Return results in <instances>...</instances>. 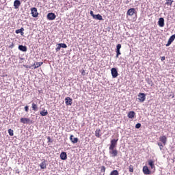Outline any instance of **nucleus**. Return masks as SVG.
<instances>
[{"instance_id":"nucleus-30","label":"nucleus","mask_w":175,"mask_h":175,"mask_svg":"<svg viewBox=\"0 0 175 175\" xmlns=\"http://www.w3.org/2000/svg\"><path fill=\"white\" fill-rule=\"evenodd\" d=\"M167 2L165 3V5H172L173 3V1L172 0H166Z\"/></svg>"},{"instance_id":"nucleus-32","label":"nucleus","mask_w":175,"mask_h":175,"mask_svg":"<svg viewBox=\"0 0 175 175\" xmlns=\"http://www.w3.org/2000/svg\"><path fill=\"white\" fill-rule=\"evenodd\" d=\"M119 55H121V52H120L118 50H116V58H118Z\"/></svg>"},{"instance_id":"nucleus-13","label":"nucleus","mask_w":175,"mask_h":175,"mask_svg":"<svg viewBox=\"0 0 175 175\" xmlns=\"http://www.w3.org/2000/svg\"><path fill=\"white\" fill-rule=\"evenodd\" d=\"M21 5V2L20 1V0L14 1V9H18V8H20Z\"/></svg>"},{"instance_id":"nucleus-10","label":"nucleus","mask_w":175,"mask_h":175,"mask_svg":"<svg viewBox=\"0 0 175 175\" xmlns=\"http://www.w3.org/2000/svg\"><path fill=\"white\" fill-rule=\"evenodd\" d=\"M135 12H136V10L135 8H130L129 10H128L126 15L132 16H133V14H135Z\"/></svg>"},{"instance_id":"nucleus-31","label":"nucleus","mask_w":175,"mask_h":175,"mask_svg":"<svg viewBox=\"0 0 175 175\" xmlns=\"http://www.w3.org/2000/svg\"><path fill=\"white\" fill-rule=\"evenodd\" d=\"M100 172H101L102 173H105V172H106V167L102 166V167H101Z\"/></svg>"},{"instance_id":"nucleus-1","label":"nucleus","mask_w":175,"mask_h":175,"mask_svg":"<svg viewBox=\"0 0 175 175\" xmlns=\"http://www.w3.org/2000/svg\"><path fill=\"white\" fill-rule=\"evenodd\" d=\"M118 142V139H113L111 140V144L109 146V154L113 158H116L117 155H118V150L116 148L117 147V143Z\"/></svg>"},{"instance_id":"nucleus-26","label":"nucleus","mask_w":175,"mask_h":175,"mask_svg":"<svg viewBox=\"0 0 175 175\" xmlns=\"http://www.w3.org/2000/svg\"><path fill=\"white\" fill-rule=\"evenodd\" d=\"M8 133H9L10 136H14V131L11 129H8Z\"/></svg>"},{"instance_id":"nucleus-5","label":"nucleus","mask_w":175,"mask_h":175,"mask_svg":"<svg viewBox=\"0 0 175 175\" xmlns=\"http://www.w3.org/2000/svg\"><path fill=\"white\" fill-rule=\"evenodd\" d=\"M65 103L66 106H72L73 104V100L70 97H66L65 98Z\"/></svg>"},{"instance_id":"nucleus-21","label":"nucleus","mask_w":175,"mask_h":175,"mask_svg":"<svg viewBox=\"0 0 175 175\" xmlns=\"http://www.w3.org/2000/svg\"><path fill=\"white\" fill-rule=\"evenodd\" d=\"M40 114L42 116V117H45V116H47L49 114V111H47L46 109H44L42 111H40Z\"/></svg>"},{"instance_id":"nucleus-23","label":"nucleus","mask_w":175,"mask_h":175,"mask_svg":"<svg viewBox=\"0 0 175 175\" xmlns=\"http://www.w3.org/2000/svg\"><path fill=\"white\" fill-rule=\"evenodd\" d=\"M100 129H96L95 131V136L96 137H100L102 136V134L100 133Z\"/></svg>"},{"instance_id":"nucleus-28","label":"nucleus","mask_w":175,"mask_h":175,"mask_svg":"<svg viewBox=\"0 0 175 175\" xmlns=\"http://www.w3.org/2000/svg\"><path fill=\"white\" fill-rule=\"evenodd\" d=\"M129 170L130 173H133V165H130L129 167Z\"/></svg>"},{"instance_id":"nucleus-41","label":"nucleus","mask_w":175,"mask_h":175,"mask_svg":"<svg viewBox=\"0 0 175 175\" xmlns=\"http://www.w3.org/2000/svg\"><path fill=\"white\" fill-rule=\"evenodd\" d=\"M13 47H14V44H12L10 46V49H13Z\"/></svg>"},{"instance_id":"nucleus-42","label":"nucleus","mask_w":175,"mask_h":175,"mask_svg":"<svg viewBox=\"0 0 175 175\" xmlns=\"http://www.w3.org/2000/svg\"><path fill=\"white\" fill-rule=\"evenodd\" d=\"M48 140H49V142H50V140H51L50 137H48Z\"/></svg>"},{"instance_id":"nucleus-17","label":"nucleus","mask_w":175,"mask_h":175,"mask_svg":"<svg viewBox=\"0 0 175 175\" xmlns=\"http://www.w3.org/2000/svg\"><path fill=\"white\" fill-rule=\"evenodd\" d=\"M43 65V62H36L33 64L34 69H38V68H40Z\"/></svg>"},{"instance_id":"nucleus-35","label":"nucleus","mask_w":175,"mask_h":175,"mask_svg":"<svg viewBox=\"0 0 175 175\" xmlns=\"http://www.w3.org/2000/svg\"><path fill=\"white\" fill-rule=\"evenodd\" d=\"M61 50V45L60 44H57V47L56 48V51H59Z\"/></svg>"},{"instance_id":"nucleus-34","label":"nucleus","mask_w":175,"mask_h":175,"mask_svg":"<svg viewBox=\"0 0 175 175\" xmlns=\"http://www.w3.org/2000/svg\"><path fill=\"white\" fill-rule=\"evenodd\" d=\"M157 144L159 146L160 150H162V148H163V145H162V143L159 142Z\"/></svg>"},{"instance_id":"nucleus-4","label":"nucleus","mask_w":175,"mask_h":175,"mask_svg":"<svg viewBox=\"0 0 175 175\" xmlns=\"http://www.w3.org/2000/svg\"><path fill=\"white\" fill-rule=\"evenodd\" d=\"M31 10L32 17H38L39 16V13L38 12V9L36 8H32Z\"/></svg>"},{"instance_id":"nucleus-20","label":"nucleus","mask_w":175,"mask_h":175,"mask_svg":"<svg viewBox=\"0 0 175 175\" xmlns=\"http://www.w3.org/2000/svg\"><path fill=\"white\" fill-rule=\"evenodd\" d=\"M40 167L41 169H46L47 164L46 163V161H44L40 164Z\"/></svg>"},{"instance_id":"nucleus-38","label":"nucleus","mask_w":175,"mask_h":175,"mask_svg":"<svg viewBox=\"0 0 175 175\" xmlns=\"http://www.w3.org/2000/svg\"><path fill=\"white\" fill-rule=\"evenodd\" d=\"M90 15L92 16V17H95V14H94V11H90Z\"/></svg>"},{"instance_id":"nucleus-2","label":"nucleus","mask_w":175,"mask_h":175,"mask_svg":"<svg viewBox=\"0 0 175 175\" xmlns=\"http://www.w3.org/2000/svg\"><path fill=\"white\" fill-rule=\"evenodd\" d=\"M138 100L141 103H143V102H144V100H146V94L139 93V94H138Z\"/></svg>"},{"instance_id":"nucleus-9","label":"nucleus","mask_w":175,"mask_h":175,"mask_svg":"<svg viewBox=\"0 0 175 175\" xmlns=\"http://www.w3.org/2000/svg\"><path fill=\"white\" fill-rule=\"evenodd\" d=\"M55 17H57V16H55V14L53 12L49 13L47 14L48 20H51V21L55 20Z\"/></svg>"},{"instance_id":"nucleus-39","label":"nucleus","mask_w":175,"mask_h":175,"mask_svg":"<svg viewBox=\"0 0 175 175\" xmlns=\"http://www.w3.org/2000/svg\"><path fill=\"white\" fill-rule=\"evenodd\" d=\"M81 75H82L83 76H85V70H82Z\"/></svg>"},{"instance_id":"nucleus-15","label":"nucleus","mask_w":175,"mask_h":175,"mask_svg":"<svg viewBox=\"0 0 175 175\" xmlns=\"http://www.w3.org/2000/svg\"><path fill=\"white\" fill-rule=\"evenodd\" d=\"M143 173L145 174H151V171L150 170V169H148V166H144L143 167Z\"/></svg>"},{"instance_id":"nucleus-7","label":"nucleus","mask_w":175,"mask_h":175,"mask_svg":"<svg viewBox=\"0 0 175 175\" xmlns=\"http://www.w3.org/2000/svg\"><path fill=\"white\" fill-rule=\"evenodd\" d=\"M174 39H175V34L172 35L168 40L167 43L166 44V47H169V46H170V44H172V43H173V42H174Z\"/></svg>"},{"instance_id":"nucleus-24","label":"nucleus","mask_w":175,"mask_h":175,"mask_svg":"<svg viewBox=\"0 0 175 175\" xmlns=\"http://www.w3.org/2000/svg\"><path fill=\"white\" fill-rule=\"evenodd\" d=\"M31 107L33 111H38V105H36L35 103H32Z\"/></svg>"},{"instance_id":"nucleus-33","label":"nucleus","mask_w":175,"mask_h":175,"mask_svg":"<svg viewBox=\"0 0 175 175\" xmlns=\"http://www.w3.org/2000/svg\"><path fill=\"white\" fill-rule=\"evenodd\" d=\"M121 49V44H118L116 46V50L120 51Z\"/></svg>"},{"instance_id":"nucleus-6","label":"nucleus","mask_w":175,"mask_h":175,"mask_svg":"<svg viewBox=\"0 0 175 175\" xmlns=\"http://www.w3.org/2000/svg\"><path fill=\"white\" fill-rule=\"evenodd\" d=\"M111 73L113 79H116V77L118 76V72L117 71V69L116 68H111Z\"/></svg>"},{"instance_id":"nucleus-14","label":"nucleus","mask_w":175,"mask_h":175,"mask_svg":"<svg viewBox=\"0 0 175 175\" xmlns=\"http://www.w3.org/2000/svg\"><path fill=\"white\" fill-rule=\"evenodd\" d=\"M70 140L72 143H73L75 144L77 143V142H79V138L75 137V135H71L70 137Z\"/></svg>"},{"instance_id":"nucleus-11","label":"nucleus","mask_w":175,"mask_h":175,"mask_svg":"<svg viewBox=\"0 0 175 175\" xmlns=\"http://www.w3.org/2000/svg\"><path fill=\"white\" fill-rule=\"evenodd\" d=\"M158 25L161 28L165 27V19L163 18H160L158 21Z\"/></svg>"},{"instance_id":"nucleus-37","label":"nucleus","mask_w":175,"mask_h":175,"mask_svg":"<svg viewBox=\"0 0 175 175\" xmlns=\"http://www.w3.org/2000/svg\"><path fill=\"white\" fill-rule=\"evenodd\" d=\"M29 110V107H28V105H26L25 107V111H26L27 113H28V111Z\"/></svg>"},{"instance_id":"nucleus-27","label":"nucleus","mask_w":175,"mask_h":175,"mask_svg":"<svg viewBox=\"0 0 175 175\" xmlns=\"http://www.w3.org/2000/svg\"><path fill=\"white\" fill-rule=\"evenodd\" d=\"M110 175H120V174L116 170H115L111 172Z\"/></svg>"},{"instance_id":"nucleus-36","label":"nucleus","mask_w":175,"mask_h":175,"mask_svg":"<svg viewBox=\"0 0 175 175\" xmlns=\"http://www.w3.org/2000/svg\"><path fill=\"white\" fill-rule=\"evenodd\" d=\"M142 126V124L140 123H137L136 125H135V128L137 129H139V128H140Z\"/></svg>"},{"instance_id":"nucleus-12","label":"nucleus","mask_w":175,"mask_h":175,"mask_svg":"<svg viewBox=\"0 0 175 175\" xmlns=\"http://www.w3.org/2000/svg\"><path fill=\"white\" fill-rule=\"evenodd\" d=\"M60 159L62 161H66V159H68V154H66V152H62L60 154Z\"/></svg>"},{"instance_id":"nucleus-40","label":"nucleus","mask_w":175,"mask_h":175,"mask_svg":"<svg viewBox=\"0 0 175 175\" xmlns=\"http://www.w3.org/2000/svg\"><path fill=\"white\" fill-rule=\"evenodd\" d=\"M165 56H163L161 57V61H165Z\"/></svg>"},{"instance_id":"nucleus-8","label":"nucleus","mask_w":175,"mask_h":175,"mask_svg":"<svg viewBox=\"0 0 175 175\" xmlns=\"http://www.w3.org/2000/svg\"><path fill=\"white\" fill-rule=\"evenodd\" d=\"M159 141L163 143V146H166V143L167 142V137L166 136L163 135L159 137Z\"/></svg>"},{"instance_id":"nucleus-19","label":"nucleus","mask_w":175,"mask_h":175,"mask_svg":"<svg viewBox=\"0 0 175 175\" xmlns=\"http://www.w3.org/2000/svg\"><path fill=\"white\" fill-rule=\"evenodd\" d=\"M148 165L150 166L151 169H155V165L154 164V161L148 160Z\"/></svg>"},{"instance_id":"nucleus-29","label":"nucleus","mask_w":175,"mask_h":175,"mask_svg":"<svg viewBox=\"0 0 175 175\" xmlns=\"http://www.w3.org/2000/svg\"><path fill=\"white\" fill-rule=\"evenodd\" d=\"M59 44H60V47H62V49H66V47H68V46L65 43H61Z\"/></svg>"},{"instance_id":"nucleus-16","label":"nucleus","mask_w":175,"mask_h":175,"mask_svg":"<svg viewBox=\"0 0 175 175\" xmlns=\"http://www.w3.org/2000/svg\"><path fill=\"white\" fill-rule=\"evenodd\" d=\"M135 116H136V113H135V111H131L129 112L127 117L132 119V118H135Z\"/></svg>"},{"instance_id":"nucleus-22","label":"nucleus","mask_w":175,"mask_h":175,"mask_svg":"<svg viewBox=\"0 0 175 175\" xmlns=\"http://www.w3.org/2000/svg\"><path fill=\"white\" fill-rule=\"evenodd\" d=\"M18 49H19L21 51L25 52V51H27V46H23V45H19V46H18Z\"/></svg>"},{"instance_id":"nucleus-18","label":"nucleus","mask_w":175,"mask_h":175,"mask_svg":"<svg viewBox=\"0 0 175 175\" xmlns=\"http://www.w3.org/2000/svg\"><path fill=\"white\" fill-rule=\"evenodd\" d=\"M93 18H94V20H99L100 21H102V20H103L102 15L99 14L94 15V17H93Z\"/></svg>"},{"instance_id":"nucleus-25","label":"nucleus","mask_w":175,"mask_h":175,"mask_svg":"<svg viewBox=\"0 0 175 175\" xmlns=\"http://www.w3.org/2000/svg\"><path fill=\"white\" fill-rule=\"evenodd\" d=\"M24 31V28H21L19 29L16 30V33H24L23 31Z\"/></svg>"},{"instance_id":"nucleus-3","label":"nucleus","mask_w":175,"mask_h":175,"mask_svg":"<svg viewBox=\"0 0 175 175\" xmlns=\"http://www.w3.org/2000/svg\"><path fill=\"white\" fill-rule=\"evenodd\" d=\"M20 121L21 124H32V120L30 118H21Z\"/></svg>"}]
</instances>
